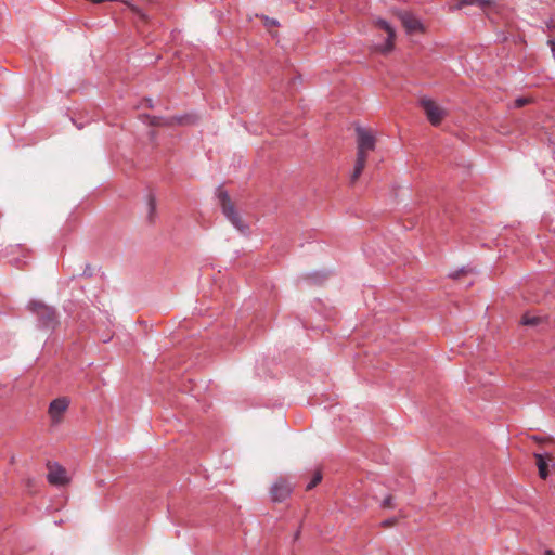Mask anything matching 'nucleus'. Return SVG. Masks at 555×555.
<instances>
[{"label":"nucleus","mask_w":555,"mask_h":555,"mask_svg":"<svg viewBox=\"0 0 555 555\" xmlns=\"http://www.w3.org/2000/svg\"><path fill=\"white\" fill-rule=\"evenodd\" d=\"M217 196L222 209V214L225 218L237 229L241 233L246 234L249 231V225L243 221L240 214L236 211L234 204L232 203L229 193L218 186Z\"/></svg>","instance_id":"nucleus-1"},{"label":"nucleus","mask_w":555,"mask_h":555,"mask_svg":"<svg viewBox=\"0 0 555 555\" xmlns=\"http://www.w3.org/2000/svg\"><path fill=\"white\" fill-rule=\"evenodd\" d=\"M28 309L36 314L38 327L42 330H54L59 324V315L53 307L47 306L38 300H31L28 304Z\"/></svg>","instance_id":"nucleus-2"},{"label":"nucleus","mask_w":555,"mask_h":555,"mask_svg":"<svg viewBox=\"0 0 555 555\" xmlns=\"http://www.w3.org/2000/svg\"><path fill=\"white\" fill-rule=\"evenodd\" d=\"M147 122L152 127H170L173 125H192L195 124L197 120V117L194 115H181V116H173L170 118H165L160 116H153V115H144Z\"/></svg>","instance_id":"nucleus-3"},{"label":"nucleus","mask_w":555,"mask_h":555,"mask_svg":"<svg viewBox=\"0 0 555 555\" xmlns=\"http://www.w3.org/2000/svg\"><path fill=\"white\" fill-rule=\"evenodd\" d=\"M420 106L423 108L428 121L435 127L439 126L447 116V111L431 99L422 98L420 100Z\"/></svg>","instance_id":"nucleus-4"},{"label":"nucleus","mask_w":555,"mask_h":555,"mask_svg":"<svg viewBox=\"0 0 555 555\" xmlns=\"http://www.w3.org/2000/svg\"><path fill=\"white\" fill-rule=\"evenodd\" d=\"M356 132L358 150H365L370 152L375 149L376 140L370 130L362 127H357Z\"/></svg>","instance_id":"nucleus-5"},{"label":"nucleus","mask_w":555,"mask_h":555,"mask_svg":"<svg viewBox=\"0 0 555 555\" xmlns=\"http://www.w3.org/2000/svg\"><path fill=\"white\" fill-rule=\"evenodd\" d=\"M271 498L274 502L285 501L292 493V486L283 478L278 479L271 487Z\"/></svg>","instance_id":"nucleus-6"},{"label":"nucleus","mask_w":555,"mask_h":555,"mask_svg":"<svg viewBox=\"0 0 555 555\" xmlns=\"http://www.w3.org/2000/svg\"><path fill=\"white\" fill-rule=\"evenodd\" d=\"M69 400L66 397L56 398L49 405V415L53 423L60 422L63 413L67 410Z\"/></svg>","instance_id":"nucleus-7"},{"label":"nucleus","mask_w":555,"mask_h":555,"mask_svg":"<svg viewBox=\"0 0 555 555\" xmlns=\"http://www.w3.org/2000/svg\"><path fill=\"white\" fill-rule=\"evenodd\" d=\"M47 478H48V481L54 486H63V485L67 483V481H68V479L66 477V470L62 466L56 465V464H55V466L49 467V474H48Z\"/></svg>","instance_id":"nucleus-8"},{"label":"nucleus","mask_w":555,"mask_h":555,"mask_svg":"<svg viewBox=\"0 0 555 555\" xmlns=\"http://www.w3.org/2000/svg\"><path fill=\"white\" fill-rule=\"evenodd\" d=\"M376 26L387 33V40L385 44V51L389 52L393 49V40L396 37L395 28L385 20H377Z\"/></svg>","instance_id":"nucleus-9"},{"label":"nucleus","mask_w":555,"mask_h":555,"mask_svg":"<svg viewBox=\"0 0 555 555\" xmlns=\"http://www.w3.org/2000/svg\"><path fill=\"white\" fill-rule=\"evenodd\" d=\"M367 159V151L357 149V159L351 175V182L354 183L361 176Z\"/></svg>","instance_id":"nucleus-10"},{"label":"nucleus","mask_w":555,"mask_h":555,"mask_svg":"<svg viewBox=\"0 0 555 555\" xmlns=\"http://www.w3.org/2000/svg\"><path fill=\"white\" fill-rule=\"evenodd\" d=\"M401 22L406 33L414 34L423 30V25L417 17L410 13H405L401 17Z\"/></svg>","instance_id":"nucleus-11"},{"label":"nucleus","mask_w":555,"mask_h":555,"mask_svg":"<svg viewBox=\"0 0 555 555\" xmlns=\"http://www.w3.org/2000/svg\"><path fill=\"white\" fill-rule=\"evenodd\" d=\"M534 457L537 460L539 476L541 479L545 480L550 475L548 461H552L553 457L548 456L546 459L543 454H540V453H534Z\"/></svg>","instance_id":"nucleus-12"},{"label":"nucleus","mask_w":555,"mask_h":555,"mask_svg":"<svg viewBox=\"0 0 555 555\" xmlns=\"http://www.w3.org/2000/svg\"><path fill=\"white\" fill-rule=\"evenodd\" d=\"M492 3H493L492 0H457L454 8L456 10H461L467 5H477L480 9L485 10L487 8H490L492 5Z\"/></svg>","instance_id":"nucleus-13"},{"label":"nucleus","mask_w":555,"mask_h":555,"mask_svg":"<svg viewBox=\"0 0 555 555\" xmlns=\"http://www.w3.org/2000/svg\"><path fill=\"white\" fill-rule=\"evenodd\" d=\"M156 216V197L152 192H150L147 194V222L151 224L155 223Z\"/></svg>","instance_id":"nucleus-14"},{"label":"nucleus","mask_w":555,"mask_h":555,"mask_svg":"<svg viewBox=\"0 0 555 555\" xmlns=\"http://www.w3.org/2000/svg\"><path fill=\"white\" fill-rule=\"evenodd\" d=\"M122 2L131 10V12L133 14H135L141 21L143 22H147L149 21V17L147 15L142 11L141 8H139L138 5L133 4L131 1L129 0H122Z\"/></svg>","instance_id":"nucleus-15"},{"label":"nucleus","mask_w":555,"mask_h":555,"mask_svg":"<svg viewBox=\"0 0 555 555\" xmlns=\"http://www.w3.org/2000/svg\"><path fill=\"white\" fill-rule=\"evenodd\" d=\"M4 251H9L10 257L14 256L15 254H21L24 256L26 247L23 244H7Z\"/></svg>","instance_id":"nucleus-16"},{"label":"nucleus","mask_w":555,"mask_h":555,"mask_svg":"<svg viewBox=\"0 0 555 555\" xmlns=\"http://www.w3.org/2000/svg\"><path fill=\"white\" fill-rule=\"evenodd\" d=\"M327 279V275L325 273L314 272L307 276V280H309L312 284L321 285L325 280Z\"/></svg>","instance_id":"nucleus-17"},{"label":"nucleus","mask_w":555,"mask_h":555,"mask_svg":"<svg viewBox=\"0 0 555 555\" xmlns=\"http://www.w3.org/2000/svg\"><path fill=\"white\" fill-rule=\"evenodd\" d=\"M321 480H322V473H321V470L314 472L312 479L306 486V490L307 491L312 490L314 487H317L321 482Z\"/></svg>","instance_id":"nucleus-18"},{"label":"nucleus","mask_w":555,"mask_h":555,"mask_svg":"<svg viewBox=\"0 0 555 555\" xmlns=\"http://www.w3.org/2000/svg\"><path fill=\"white\" fill-rule=\"evenodd\" d=\"M540 322V318L524 314L521 318V324L524 325H537Z\"/></svg>","instance_id":"nucleus-19"},{"label":"nucleus","mask_w":555,"mask_h":555,"mask_svg":"<svg viewBox=\"0 0 555 555\" xmlns=\"http://www.w3.org/2000/svg\"><path fill=\"white\" fill-rule=\"evenodd\" d=\"M393 496L392 495H387L383 502H382V507L384 508H392L393 507Z\"/></svg>","instance_id":"nucleus-20"},{"label":"nucleus","mask_w":555,"mask_h":555,"mask_svg":"<svg viewBox=\"0 0 555 555\" xmlns=\"http://www.w3.org/2000/svg\"><path fill=\"white\" fill-rule=\"evenodd\" d=\"M82 276H86V278H91L93 275V269L90 264H86V268L81 274Z\"/></svg>","instance_id":"nucleus-21"},{"label":"nucleus","mask_w":555,"mask_h":555,"mask_svg":"<svg viewBox=\"0 0 555 555\" xmlns=\"http://www.w3.org/2000/svg\"><path fill=\"white\" fill-rule=\"evenodd\" d=\"M466 273V270L464 268L456 270L449 274L451 279H459L462 274Z\"/></svg>","instance_id":"nucleus-22"},{"label":"nucleus","mask_w":555,"mask_h":555,"mask_svg":"<svg viewBox=\"0 0 555 555\" xmlns=\"http://www.w3.org/2000/svg\"><path fill=\"white\" fill-rule=\"evenodd\" d=\"M4 249H5V244L0 243V258H9L10 257V253L4 251Z\"/></svg>","instance_id":"nucleus-23"},{"label":"nucleus","mask_w":555,"mask_h":555,"mask_svg":"<svg viewBox=\"0 0 555 555\" xmlns=\"http://www.w3.org/2000/svg\"><path fill=\"white\" fill-rule=\"evenodd\" d=\"M528 103V100L525 99V98H519L516 100V106L517 107H522L525 106L526 104Z\"/></svg>","instance_id":"nucleus-24"},{"label":"nucleus","mask_w":555,"mask_h":555,"mask_svg":"<svg viewBox=\"0 0 555 555\" xmlns=\"http://www.w3.org/2000/svg\"><path fill=\"white\" fill-rule=\"evenodd\" d=\"M395 522H396V519H395V518H389V519L384 520V521L382 522V525H383L384 527H390V526H392Z\"/></svg>","instance_id":"nucleus-25"},{"label":"nucleus","mask_w":555,"mask_h":555,"mask_svg":"<svg viewBox=\"0 0 555 555\" xmlns=\"http://www.w3.org/2000/svg\"><path fill=\"white\" fill-rule=\"evenodd\" d=\"M145 103H146V106L149 108H153L154 105H153V100L152 99H144Z\"/></svg>","instance_id":"nucleus-26"},{"label":"nucleus","mask_w":555,"mask_h":555,"mask_svg":"<svg viewBox=\"0 0 555 555\" xmlns=\"http://www.w3.org/2000/svg\"><path fill=\"white\" fill-rule=\"evenodd\" d=\"M547 43L551 47L552 52L555 54V41L554 40H548Z\"/></svg>","instance_id":"nucleus-27"},{"label":"nucleus","mask_w":555,"mask_h":555,"mask_svg":"<svg viewBox=\"0 0 555 555\" xmlns=\"http://www.w3.org/2000/svg\"><path fill=\"white\" fill-rule=\"evenodd\" d=\"M12 263H14V266H17L18 262H20V259L17 257H14L10 260Z\"/></svg>","instance_id":"nucleus-28"},{"label":"nucleus","mask_w":555,"mask_h":555,"mask_svg":"<svg viewBox=\"0 0 555 555\" xmlns=\"http://www.w3.org/2000/svg\"><path fill=\"white\" fill-rule=\"evenodd\" d=\"M544 555H555V552L552 550H545Z\"/></svg>","instance_id":"nucleus-29"},{"label":"nucleus","mask_w":555,"mask_h":555,"mask_svg":"<svg viewBox=\"0 0 555 555\" xmlns=\"http://www.w3.org/2000/svg\"><path fill=\"white\" fill-rule=\"evenodd\" d=\"M300 535V530H297L294 535V540H297Z\"/></svg>","instance_id":"nucleus-30"},{"label":"nucleus","mask_w":555,"mask_h":555,"mask_svg":"<svg viewBox=\"0 0 555 555\" xmlns=\"http://www.w3.org/2000/svg\"><path fill=\"white\" fill-rule=\"evenodd\" d=\"M533 439H534L535 441H538V442H542V441H543V439H541V438H539V437H537V436H533Z\"/></svg>","instance_id":"nucleus-31"},{"label":"nucleus","mask_w":555,"mask_h":555,"mask_svg":"<svg viewBox=\"0 0 555 555\" xmlns=\"http://www.w3.org/2000/svg\"><path fill=\"white\" fill-rule=\"evenodd\" d=\"M276 24H278V22L275 20L271 21V25H276Z\"/></svg>","instance_id":"nucleus-32"}]
</instances>
